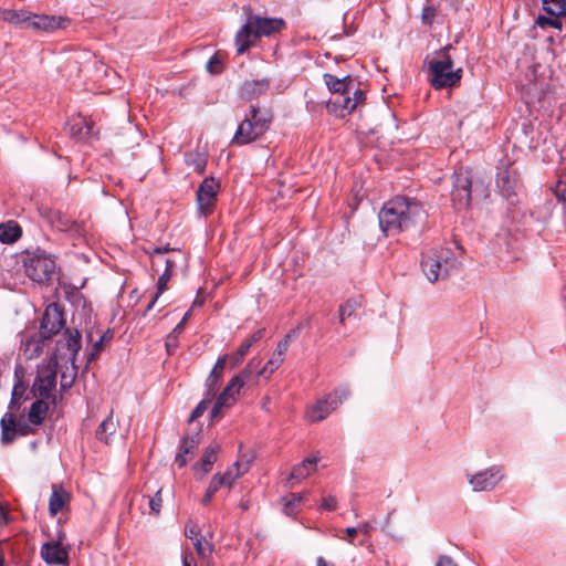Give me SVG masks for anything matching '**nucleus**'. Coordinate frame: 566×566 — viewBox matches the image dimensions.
Segmentation results:
<instances>
[{
  "instance_id": "39448f33",
  "label": "nucleus",
  "mask_w": 566,
  "mask_h": 566,
  "mask_svg": "<svg viewBox=\"0 0 566 566\" xmlns=\"http://www.w3.org/2000/svg\"><path fill=\"white\" fill-rule=\"evenodd\" d=\"M453 253L448 248H434L427 251L421 261L424 275L430 282H437L448 276L449 271L455 265Z\"/></svg>"
},
{
  "instance_id": "7c9ffc66",
  "label": "nucleus",
  "mask_w": 566,
  "mask_h": 566,
  "mask_svg": "<svg viewBox=\"0 0 566 566\" xmlns=\"http://www.w3.org/2000/svg\"><path fill=\"white\" fill-rule=\"evenodd\" d=\"M48 410L49 406L45 401L42 399L35 400L28 413L29 421L36 426L41 424L46 417Z\"/></svg>"
},
{
  "instance_id": "864d4df0",
  "label": "nucleus",
  "mask_w": 566,
  "mask_h": 566,
  "mask_svg": "<svg viewBox=\"0 0 566 566\" xmlns=\"http://www.w3.org/2000/svg\"><path fill=\"white\" fill-rule=\"evenodd\" d=\"M103 343H104V336H101L99 339L94 343L93 349L88 356L90 361L93 360L99 354Z\"/></svg>"
},
{
  "instance_id": "f3484780",
  "label": "nucleus",
  "mask_w": 566,
  "mask_h": 566,
  "mask_svg": "<svg viewBox=\"0 0 566 566\" xmlns=\"http://www.w3.org/2000/svg\"><path fill=\"white\" fill-rule=\"evenodd\" d=\"M41 557L49 565H63L69 559V552L60 542L44 543L41 547Z\"/></svg>"
},
{
  "instance_id": "c85d7f7f",
  "label": "nucleus",
  "mask_w": 566,
  "mask_h": 566,
  "mask_svg": "<svg viewBox=\"0 0 566 566\" xmlns=\"http://www.w3.org/2000/svg\"><path fill=\"white\" fill-rule=\"evenodd\" d=\"M118 427V422L114 419L113 415L111 413L105 420H103L97 430H96V438L99 441H103L105 443H108L111 440V437L116 432Z\"/></svg>"
},
{
  "instance_id": "ea45409f",
  "label": "nucleus",
  "mask_w": 566,
  "mask_h": 566,
  "mask_svg": "<svg viewBox=\"0 0 566 566\" xmlns=\"http://www.w3.org/2000/svg\"><path fill=\"white\" fill-rule=\"evenodd\" d=\"M199 446L198 434L186 437L180 444V451L185 454H191Z\"/></svg>"
},
{
  "instance_id": "49530a36",
  "label": "nucleus",
  "mask_w": 566,
  "mask_h": 566,
  "mask_svg": "<svg viewBox=\"0 0 566 566\" xmlns=\"http://www.w3.org/2000/svg\"><path fill=\"white\" fill-rule=\"evenodd\" d=\"M290 346V336H284L282 340H280L276 345V349L274 352L275 357L284 358V355Z\"/></svg>"
},
{
  "instance_id": "c03bdc74",
  "label": "nucleus",
  "mask_w": 566,
  "mask_h": 566,
  "mask_svg": "<svg viewBox=\"0 0 566 566\" xmlns=\"http://www.w3.org/2000/svg\"><path fill=\"white\" fill-rule=\"evenodd\" d=\"M25 352H30L29 358H32L34 356H39L42 352L41 342L30 338L25 340Z\"/></svg>"
},
{
  "instance_id": "dca6fc26",
  "label": "nucleus",
  "mask_w": 566,
  "mask_h": 566,
  "mask_svg": "<svg viewBox=\"0 0 566 566\" xmlns=\"http://www.w3.org/2000/svg\"><path fill=\"white\" fill-rule=\"evenodd\" d=\"M56 385V373L52 369H43L39 373L32 386V391L41 398H50Z\"/></svg>"
},
{
  "instance_id": "c9c22d12",
  "label": "nucleus",
  "mask_w": 566,
  "mask_h": 566,
  "mask_svg": "<svg viewBox=\"0 0 566 566\" xmlns=\"http://www.w3.org/2000/svg\"><path fill=\"white\" fill-rule=\"evenodd\" d=\"M171 275L172 274L169 273V270H168V271H164V273L159 276L158 283H157V292L150 300L149 304L147 305L146 312L150 311L154 307V305L157 302L160 294L167 289V284L169 282Z\"/></svg>"
},
{
  "instance_id": "6e6d98bb",
  "label": "nucleus",
  "mask_w": 566,
  "mask_h": 566,
  "mask_svg": "<svg viewBox=\"0 0 566 566\" xmlns=\"http://www.w3.org/2000/svg\"><path fill=\"white\" fill-rule=\"evenodd\" d=\"M436 566H458L457 563L447 555L439 556Z\"/></svg>"
},
{
  "instance_id": "09e8293b",
  "label": "nucleus",
  "mask_w": 566,
  "mask_h": 566,
  "mask_svg": "<svg viewBox=\"0 0 566 566\" xmlns=\"http://www.w3.org/2000/svg\"><path fill=\"white\" fill-rule=\"evenodd\" d=\"M322 509L327 511H334L337 507V500L333 495H327L322 499Z\"/></svg>"
},
{
  "instance_id": "4c0bfd02",
  "label": "nucleus",
  "mask_w": 566,
  "mask_h": 566,
  "mask_svg": "<svg viewBox=\"0 0 566 566\" xmlns=\"http://www.w3.org/2000/svg\"><path fill=\"white\" fill-rule=\"evenodd\" d=\"M358 305L359 304L356 301L349 300L339 306L338 313H339L340 324H345L346 318H348L355 314Z\"/></svg>"
},
{
  "instance_id": "e433bc0d",
  "label": "nucleus",
  "mask_w": 566,
  "mask_h": 566,
  "mask_svg": "<svg viewBox=\"0 0 566 566\" xmlns=\"http://www.w3.org/2000/svg\"><path fill=\"white\" fill-rule=\"evenodd\" d=\"M213 398H214V392L211 390L209 394L206 395V397L192 410L189 421H195L200 416H202Z\"/></svg>"
},
{
  "instance_id": "aec40b11",
  "label": "nucleus",
  "mask_w": 566,
  "mask_h": 566,
  "mask_svg": "<svg viewBox=\"0 0 566 566\" xmlns=\"http://www.w3.org/2000/svg\"><path fill=\"white\" fill-rule=\"evenodd\" d=\"M69 133L77 139H85L93 134V123L83 116H76L67 123Z\"/></svg>"
},
{
  "instance_id": "2eb2a0df",
  "label": "nucleus",
  "mask_w": 566,
  "mask_h": 566,
  "mask_svg": "<svg viewBox=\"0 0 566 566\" xmlns=\"http://www.w3.org/2000/svg\"><path fill=\"white\" fill-rule=\"evenodd\" d=\"M542 2L543 9L553 18L539 17L537 19L538 25L560 28L562 24L557 18L566 14V0H542Z\"/></svg>"
},
{
  "instance_id": "423d86ee",
  "label": "nucleus",
  "mask_w": 566,
  "mask_h": 566,
  "mask_svg": "<svg viewBox=\"0 0 566 566\" xmlns=\"http://www.w3.org/2000/svg\"><path fill=\"white\" fill-rule=\"evenodd\" d=\"M55 268L54 259L43 250L28 251L24 256L25 274L34 282L50 281L55 273Z\"/></svg>"
},
{
  "instance_id": "c756f323",
  "label": "nucleus",
  "mask_w": 566,
  "mask_h": 566,
  "mask_svg": "<svg viewBox=\"0 0 566 566\" xmlns=\"http://www.w3.org/2000/svg\"><path fill=\"white\" fill-rule=\"evenodd\" d=\"M0 18L11 24H24L29 28L31 17L25 11H15L9 9H0Z\"/></svg>"
},
{
  "instance_id": "a878e982",
  "label": "nucleus",
  "mask_w": 566,
  "mask_h": 566,
  "mask_svg": "<svg viewBox=\"0 0 566 566\" xmlns=\"http://www.w3.org/2000/svg\"><path fill=\"white\" fill-rule=\"evenodd\" d=\"M496 184L503 195L510 197L512 193H514L515 187L517 185L515 172L507 168L503 169L497 174Z\"/></svg>"
},
{
  "instance_id": "b1692460",
  "label": "nucleus",
  "mask_w": 566,
  "mask_h": 566,
  "mask_svg": "<svg viewBox=\"0 0 566 566\" xmlns=\"http://www.w3.org/2000/svg\"><path fill=\"white\" fill-rule=\"evenodd\" d=\"M46 219L59 231H71L76 224L71 217L60 210H50Z\"/></svg>"
},
{
  "instance_id": "1a4fd4ad",
  "label": "nucleus",
  "mask_w": 566,
  "mask_h": 566,
  "mask_svg": "<svg viewBox=\"0 0 566 566\" xmlns=\"http://www.w3.org/2000/svg\"><path fill=\"white\" fill-rule=\"evenodd\" d=\"M350 395L348 388L343 387L335 389L325 398L317 400L308 408L306 417L311 422L324 420L329 413L336 410Z\"/></svg>"
},
{
  "instance_id": "a19ab883",
  "label": "nucleus",
  "mask_w": 566,
  "mask_h": 566,
  "mask_svg": "<svg viewBox=\"0 0 566 566\" xmlns=\"http://www.w3.org/2000/svg\"><path fill=\"white\" fill-rule=\"evenodd\" d=\"M554 193L559 200L566 201V170L559 175Z\"/></svg>"
},
{
  "instance_id": "6e6552de",
  "label": "nucleus",
  "mask_w": 566,
  "mask_h": 566,
  "mask_svg": "<svg viewBox=\"0 0 566 566\" xmlns=\"http://www.w3.org/2000/svg\"><path fill=\"white\" fill-rule=\"evenodd\" d=\"M253 360L248 364V366L237 376H234L223 391L218 397L212 410L211 418L218 419L221 417V412L223 408L231 407L235 401V396L240 392V389L243 387L245 382H248L252 376L251 367Z\"/></svg>"
},
{
  "instance_id": "412c9836",
  "label": "nucleus",
  "mask_w": 566,
  "mask_h": 566,
  "mask_svg": "<svg viewBox=\"0 0 566 566\" xmlns=\"http://www.w3.org/2000/svg\"><path fill=\"white\" fill-rule=\"evenodd\" d=\"M220 446L218 443L210 444L205 449L201 460L193 465L195 471H200V478L209 473L218 459Z\"/></svg>"
},
{
  "instance_id": "79ce46f5",
  "label": "nucleus",
  "mask_w": 566,
  "mask_h": 566,
  "mask_svg": "<svg viewBox=\"0 0 566 566\" xmlns=\"http://www.w3.org/2000/svg\"><path fill=\"white\" fill-rule=\"evenodd\" d=\"M229 359V356L228 355H223L221 357L218 358L217 363L214 364L210 375H209V380H212V378L216 376L217 377V380H220L221 378V375L223 373V369H224V366H226V363L227 360Z\"/></svg>"
},
{
  "instance_id": "bb28decb",
  "label": "nucleus",
  "mask_w": 566,
  "mask_h": 566,
  "mask_svg": "<svg viewBox=\"0 0 566 566\" xmlns=\"http://www.w3.org/2000/svg\"><path fill=\"white\" fill-rule=\"evenodd\" d=\"M196 552L198 556L201 558L202 563H205L207 566L212 565V554L214 551V546L211 542L207 541L205 536L200 535L199 537H196V539L192 542Z\"/></svg>"
},
{
  "instance_id": "13d9d810",
  "label": "nucleus",
  "mask_w": 566,
  "mask_h": 566,
  "mask_svg": "<svg viewBox=\"0 0 566 566\" xmlns=\"http://www.w3.org/2000/svg\"><path fill=\"white\" fill-rule=\"evenodd\" d=\"M264 335V328H260L258 329L256 332H254L250 338H248L245 342L248 344H250V346H252L254 343H256L258 340H260Z\"/></svg>"
},
{
  "instance_id": "5701e85b",
  "label": "nucleus",
  "mask_w": 566,
  "mask_h": 566,
  "mask_svg": "<svg viewBox=\"0 0 566 566\" xmlns=\"http://www.w3.org/2000/svg\"><path fill=\"white\" fill-rule=\"evenodd\" d=\"M249 471V462L235 461L224 473H221V482L224 486L231 489L234 482Z\"/></svg>"
},
{
  "instance_id": "680f3d73",
  "label": "nucleus",
  "mask_w": 566,
  "mask_h": 566,
  "mask_svg": "<svg viewBox=\"0 0 566 566\" xmlns=\"http://www.w3.org/2000/svg\"><path fill=\"white\" fill-rule=\"evenodd\" d=\"M72 384H73V376L67 378L66 375L63 374L62 377H61V386H62V388H64V389L65 388H70L72 386Z\"/></svg>"
},
{
  "instance_id": "8fccbe9b",
  "label": "nucleus",
  "mask_w": 566,
  "mask_h": 566,
  "mask_svg": "<svg viewBox=\"0 0 566 566\" xmlns=\"http://www.w3.org/2000/svg\"><path fill=\"white\" fill-rule=\"evenodd\" d=\"M185 535L193 542L196 537L200 536V530L197 525L188 523L185 528Z\"/></svg>"
},
{
  "instance_id": "f03ea898",
  "label": "nucleus",
  "mask_w": 566,
  "mask_h": 566,
  "mask_svg": "<svg viewBox=\"0 0 566 566\" xmlns=\"http://www.w3.org/2000/svg\"><path fill=\"white\" fill-rule=\"evenodd\" d=\"M283 27L284 21L282 19L249 14L247 22L235 34L238 54H243L259 38L277 33Z\"/></svg>"
},
{
  "instance_id": "6ab92c4d",
  "label": "nucleus",
  "mask_w": 566,
  "mask_h": 566,
  "mask_svg": "<svg viewBox=\"0 0 566 566\" xmlns=\"http://www.w3.org/2000/svg\"><path fill=\"white\" fill-rule=\"evenodd\" d=\"M270 87L269 80L245 81L240 90V95L245 101H252L264 94Z\"/></svg>"
},
{
  "instance_id": "473e14b6",
  "label": "nucleus",
  "mask_w": 566,
  "mask_h": 566,
  "mask_svg": "<svg viewBox=\"0 0 566 566\" xmlns=\"http://www.w3.org/2000/svg\"><path fill=\"white\" fill-rule=\"evenodd\" d=\"M186 164L199 174H203L207 166L206 154L199 150L189 151L186 154Z\"/></svg>"
},
{
  "instance_id": "5fc2aeb1",
  "label": "nucleus",
  "mask_w": 566,
  "mask_h": 566,
  "mask_svg": "<svg viewBox=\"0 0 566 566\" xmlns=\"http://www.w3.org/2000/svg\"><path fill=\"white\" fill-rule=\"evenodd\" d=\"M182 566H197L196 559L190 552H184L181 556Z\"/></svg>"
},
{
  "instance_id": "f704fd0d",
  "label": "nucleus",
  "mask_w": 566,
  "mask_h": 566,
  "mask_svg": "<svg viewBox=\"0 0 566 566\" xmlns=\"http://www.w3.org/2000/svg\"><path fill=\"white\" fill-rule=\"evenodd\" d=\"M29 28L39 30H53L59 28V23L54 17L33 15L29 22Z\"/></svg>"
},
{
  "instance_id": "ddd939ff",
  "label": "nucleus",
  "mask_w": 566,
  "mask_h": 566,
  "mask_svg": "<svg viewBox=\"0 0 566 566\" xmlns=\"http://www.w3.org/2000/svg\"><path fill=\"white\" fill-rule=\"evenodd\" d=\"M219 184L213 178H206L197 190L198 210L201 214L212 213L217 200Z\"/></svg>"
},
{
  "instance_id": "7ed1b4c3",
  "label": "nucleus",
  "mask_w": 566,
  "mask_h": 566,
  "mask_svg": "<svg viewBox=\"0 0 566 566\" xmlns=\"http://www.w3.org/2000/svg\"><path fill=\"white\" fill-rule=\"evenodd\" d=\"M272 116L268 112H261L252 105L249 114L238 125L231 144L241 146L259 139L270 128Z\"/></svg>"
},
{
  "instance_id": "338daca9",
  "label": "nucleus",
  "mask_w": 566,
  "mask_h": 566,
  "mask_svg": "<svg viewBox=\"0 0 566 566\" xmlns=\"http://www.w3.org/2000/svg\"><path fill=\"white\" fill-rule=\"evenodd\" d=\"M359 532L364 533V534H368L370 532V525L365 523L363 525H360L359 527H357Z\"/></svg>"
},
{
  "instance_id": "393cba45",
  "label": "nucleus",
  "mask_w": 566,
  "mask_h": 566,
  "mask_svg": "<svg viewBox=\"0 0 566 566\" xmlns=\"http://www.w3.org/2000/svg\"><path fill=\"white\" fill-rule=\"evenodd\" d=\"M22 235V229L17 221L10 220L0 224V241L11 244Z\"/></svg>"
},
{
  "instance_id": "72a5a7b5",
  "label": "nucleus",
  "mask_w": 566,
  "mask_h": 566,
  "mask_svg": "<svg viewBox=\"0 0 566 566\" xmlns=\"http://www.w3.org/2000/svg\"><path fill=\"white\" fill-rule=\"evenodd\" d=\"M307 493H291L284 497V512L286 515H294L300 505L307 499Z\"/></svg>"
},
{
  "instance_id": "69168bd1",
  "label": "nucleus",
  "mask_w": 566,
  "mask_h": 566,
  "mask_svg": "<svg viewBox=\"0 0 566 566\" xmlns=\"http://www.w3.org/2000/svg\"><path fill=\"white\" fill-rule=\"evenodd\" d=\"M212 497H213V494H212V493H210V492L207 490V491H206V494L203 495L202 503H203L205 505H208V504L211 502Z\"/></svg>"
},
{
  "instance_id": "58836bf2",
  "label": "nucleus",
  "mask_w": 566,
  "mask_h": 566,
  "mask_svg": "<svg viewBox=\"0 0 566 566\" xmlns=\"http://www.w3.org/2000/svg\"><path fill=\"white\" fill-rule=\"evenodd\" d=\"M284 361V358L275 357L273 354L272 357L268 360L265 366L259 371V376L269 377L273 374Z\"/></svg>"
},
{
  "instance_id": "0eeeda50",
  "label": "nucleus",
  "mask_w": 566,
  "mask_h": 566,
  "mask_svg": "<svg viewBox=\"0 0 566 566\" xmlns=\"http://www.w3.org/2000/svg\"><path fill=\"white\" fill-rule=\"evenodd\" d=\"M25 385L20 380L17 379L12 395L11 400L9 405V411L4 413V416L1 419V440L4 443H10L14 440L17 433L25 434L24 424H21L17 421L14 409L19 406L24 392H25Z\"/></svg>"
},
{
  "instance_id": "bf43d9fd",
  "label": "nucleus",
  "mask_w": 566,
  "mask_h": 566,
  "mask_svg": "<svg viewBox=\"0 0 566 566\" xmlns=\"http://www.w3.org/2000/svg\"><path fill=\"white\" fill-rule=\"evenodd\" d=\"M175 462L179 465V467H184L187 464L188 462V458H187V454L182 453L181 451H179L175 458Z\"/></svg>"
},
{
  "instance_id": "20e7f679",
  "label": "nucleus",
  "mask_w": 566,
  "mask_h": 566,
  "mask_svg": "<svg viewBox=\"0 0 566 566\" xmlns=\"http://www.w3.org/2000/svg\"><path fill=\"white\" fill-rule=\"evenodd\" d=\"M449 48H444L428 63L431 74L430 83L437 90L457 85L462 76V69L453 70V61L447 54Z\"/></svg>"
},
{
  "instance_id": "de8ad7c7",
  "label": "nucleus",
  "mask_w": 566,
  "mask_h": 566,
  "mask_svg": "<svg viewBox=\"0 0 566 566\" xmlns=\"http://www.w3.org/2000/svg\"><path fill=\"white\" fill-rule=\"evenodd\" d=\"M221 480V473H216L212 476L207 490L214 495L220 488L224 486Z\"/></svg>"
},
{
  "instance_id": "774afa93",
  "label": "nucleus",
  "mask_w": 566,
  "mask_h": 566,
  "mask_svg": "<svg viewBox=\"0 0 566 566\" xmlns=\"http://www.w3.org/2000/svg\"><path fill=\"white\" fill-rule=\"evenodd\" d=\"M285 336H290V342L292 340V338L296 337L297 336V329H292L289 334H286Z\"/></svg>"
},
{
  "instance_id": "3c124183",
  "label": "nucleus",
  "mask_w": 566,
  "mask_h": 566,
  "mask_svg": "<svg viewBox=\"0 0 566 566\" xmlns=\"http://www.w3.org/2000/svg\"><path fill=\"white\" fill-rule=\"evenodd\" d=\"M207 70L210 73L218 74L221 72L220 61L217 55L212 56L207 63Z\"/></svg>"
},
{
  "instance_id": "a211bd4d",
  "label": "nucleus",
  "mask_w": 566,
  "mask_h": 566,
  "mask_svg": "<svg viewBox=\"0 0 566 566\" xmlns=\"http://www.w3.org/2000/svg\"><path fill=\"white\" fill-rule=\"evenodd\" d=\"M317 462L318 457H312L295 465L289 476L290 485L293 486L294 482L298 483L310 476L316 470Z\"/></svg>"
},
{
  "instance_id": "f8f14e48",
  "label": "nucleus",
  "mask_w": 566,
  "mask_h": 566,
  "mask_svg": "<svg viewBox=\"0 0 566 566\" xmlns=\"http://www.w3.org/2000/svg\"><path fill=\"white\" fill-rule=\"evenodd\" d=\"M471 178L467 171H457L453 175V189L451 198L458 209L469 207L471 202Z\"/></svg>"
},
{
  "instance_id": "603ef678",
  "label": "nucleus",
  "mask_w": 566,
  "mask_h": 566,
  "mask_svg": "<svg viewBox=\"0 0 566 566\" xmlns=\"http://www.w3.org/2000/svg\"><path fill=\"white\" fill-rule=\"evenodd\" d=\"M178 335L175 334L174 332H171L168 336H167V339H166V347H167V350L168 353H171L172 349H175L178 345Z\"/></svg>"
},
{
  "instance_id": "4d7b16f0",
  "label": "nucleus",
  "mask_w": 566,
  "mask_h": 566,
  "mask_svg": "<svg viewBox=\"0 0 566 566\" xmlns=\"http://www.w3.org/2000/svg\"><path fill=\"white\" fill-rule=\"evenodd\" d=\"M189 317H190V311H188L184 315L181 322L172 329V332L179 336L182 333L185 325L188 322Z\"/></svg>"
},
{
  "instance_id": "2f4dec72",
  "label": "nucleus",
  "mask_w": 566,
  "mask_h": 566,
  "mask_svg": "<svg viewBox=\"0 0 566 566\" xmlns=\"http://www.w3.org/2000/svg\"><path fill=\"white\" fill-rule=\"evenodd\" d=\"M67 499L69 495L65 491H63L62 489L54 488L49 502L50 513L52 515H55L59 512H61Z\"/></svg>"
},
{
  "instance_id": "4be33fe9",
  "label": "nucleus",
  "mask_w": 566,
  "mask_h": 566,
  "mask_svg": "<svg viewBox=\"0 0 566 566\" xmlns=\"http://www.w3.org/2000/svg\"><path fill=\"white\" fill-rule=\"evenodd\" d=\"M324 81L332 95L352 93L354 81L349 77L338 78L332 74H324Z\"/></svg>"
},
{
  "instance_id": "4468645a",
  "label": "nucleus",
  "mask_w": 566,
  "mask_h": 566,
  "mask_svg": "<svg viewBox=\"0 0 566 566\" xmlns=\"http://www.w3.org/2000/svg\"><path fill=\"white\" fill-rule=\"evenodd\" d=\"M502 478L500 469L492 467L481 472L469 474L468 481L473 492H486L492 491Z\"/></svg>"
},
{
  "instance_id": "0e129e2a",
  "label": "nucleus",
  "mask_w": 566,
  "mask_h": 566,
  "mask_svg": "<svg viewBox=\"0 0 566 566\" xmlns=\"http://www.w3.org/2000/svg\"><path fill=\"white\" fill-rule=\"evenodd\" d=\"M164 262H165V264H166V269H165V271H168V270H169V273H171V274H172V270H174V268H175V265H176V261H175V260H172V259L167 258V259H165V260H164Z\"/></svg>"
},
{
  "instance_id": "cd10ccee",
  "label": "nucleus",
  "mask_w": 566,
  "mask_h": 566,
  "mask_svg": "<svg viewBox=\"0 0 566 566\" xmlns=\"http://www.w3.org/2000/svg\"><path fill=\"white\" fill-rule=\"evenodd\" d=\"M69 350V360L74 364L76 355L81 348V335L78 331L67 329L64 334V340L62 343Z\"/></svg>"
},
{
  "instance_id": "37998d69",
  "label": "nucleus",
  "mask_w": 566,
  "mask_h": 566,
  "mask_svg": "<svg viewBox=\"0 0 566 566\" xmlns=\"http://www.w3.org/2000/svg\"><path fill=\"white\" fill-rule=\"evenodd\" d=\"M251 348L250 344H248L245 340L240 345L235 354L231 356V366L234 367L242 361L244 356L248 354L249 349Z\"/></svg>"
},
{
  "instance_id": "a18cd8bd",
  "label": "nucleus",
  "mask_w": 566,
  "mask_h": 566,
  "mask_svg": "<svg viewBox=\"0 0 566 566\" xmlns=\"http://www.w3.org/2000/svg\"><path fill=\"white\" fill-rule=\"evenodd\" d=\"M161 490H158L156 494L148 500V504L151 513L158 515L163 506Z\"/></svg>"
},
{
  "instance_id": "9b49d317",
  "label": "nucleus",
  "mask_w": 566,
  "mask_h": 566,
  "mask_svg": "<svg viewBox=\"0 0 566 566\" xmlns=\"http://www.w3.org/2000/svg\"><path fill=\"white\" fill-rule=\"evenodd\" d=\"M65 319L61 307L56 303L49 304L44 311L40 336L42 339H49L60 333L64 327Z\"/></svg>"
},
{
  "instance_id": "052dcab7",
  "label": "nucleus",
  "mask_w": 566,
  "mask_h": 566,
  "mask_svg": "<svg viewBox=\"0 0 566 566\" xmlns=\"http://www.w3.org/2000/svg\"><path fill=\"white\" fill-rule=\"evenodd\" d=\"M218 382H219V380H217L216 376L212 378V380H209V378H208L207 379V387H208L207 394H209L211 390L216 394L218 390Z\"/></svg>"
},
{
  "instance_id": "f257e3e1",
  "label": "nucleus",
  "mask_w": 566,
  "mask_h": 566,
  "mask_svg": "<svg viewBox=\"0 0 566 566\" xmlns=\"http://www.w3.org/2000/svg\"><path fill=\"white\" fill-rule=\"evenodd\" d=\"M422 207L416 200L396 197L386 202L379 212V226L386 235H396L416 224Z\"/></svg>"
},
{
  "instance_id": "9d476101",
  "label": "nucleus",
  "mask_w": 566,
  "mask_h": 566,
  "mask_svg": "<svg viewBox=\"0 0 566 566\" xmlns=\"http://www.w3.org/2000/svg\"><path fill=\"white\" fill-rule=\"evenodd\" d=\"M365 99L363 91L354 88L352 93L335 94L327 101V111L337 117L349 115Z\"/></svg>"
},
{
  "instance_id": "e2e57ef3",
  "label": "nucleus",
  "mask_w": 566,
  "mask_h": 566,
  "mask_svg": "<svg viewBox=\"0 0 566 566\" xmlns=\"http://www.w3.org/2000/svg\"><path fill=\"white\" fill-rule=\"evenodd\" d=\"M347 536H348V542L352 543V539L357 535L358 533V528L357 527H347L345 530Z\"/></svg>"
}]
</instances>
